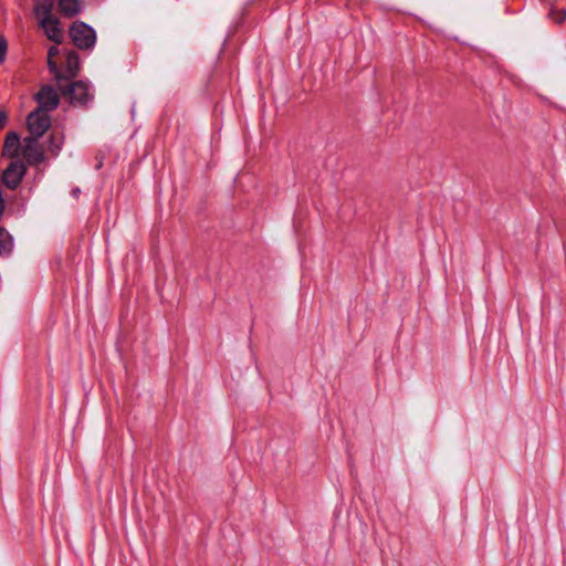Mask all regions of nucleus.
<instances>
[{
    "instance_id": "nucleus-2",
    "label": "nucleus",
    "mask_w": 566,
    "mask_h": 566,
    "mask_svg": "<svg viewBox=\"0 0 566 566\" xmlns=\"http://www.w3.org/2000/svg\"><path fill=\"white\" fill-rule=\"evenodd\" d=\"M70 36L78 49H91L96 42L94 29L84 22H74L70 29Z\"/></svg>"
},
{
    "instance_id": "nucleus-14",
    "label": "nucleus",
    "mask_w": 566,
    "mask_h": 566,
    "mask_svg": "<svg viewBox=\"0 0 566 566\" xmlns=\"http://www.w3.org/2000/svg\"><path fill=\"white\" fill-rule=\"evenodd\" d=\"M7 115L3 111L0 109V127H2L6 124Z\"/></svg>"
},
{
    "instance_id": "nucleus-6",
    "label": "nucleus",
    "mask_w": 566,
    "mask_h": 566,
    "mask_svg": "<svg viewBox=\"0 0 566 566\" xmlns=\"http://www.w3.org/2000/svg\"><path fill=\"white\" fill-rule=\"evenodd\" d=\"M69 94L72 103L83 104L92 97V88L85 81H77L70 85Z\"/></svg>"
},
{
    "instance_id": "nucleus-8",
    "label": "nucleus",
    "mask_w": 566,
    "mask_h": 566,
    "mask_svg": "<svg viewBox=\"0 0 566 566\" xmlns=\"http://www.w3.org/2000/svg\"><path fill=\"white\" fill-rule=\"evenodd\" d=\"M60 11L66 17H74L80 12L78 0H59Z\"/></svg>"
},
{
    "instance_id": "nucleus-1",
    "label": "nucleus",
    "mask_w": 566,
    "mask_h": 566,
    "mask_svg": "<svg viewBox=\"0 0 566 566\" xmlns=\"http://www.w3.org/2000/svg\"><path fill=\"white\" fill-rule=\"evenodd\" d=\"M28 128L33 136V139H27L28 146L25 147L23 155L28 159L33 157L40 158L41 154L35 149L36 139L45 134L51 126V117L48 112L36 108L31 112L27 119Z\"/></svg>"
},
{
    "instance_id": "nucleus-13",
    "label": "nucleus",
    "mask_w": 566,
    "mask_h": 566,
    "mask_svg": "<svg viewBox=\"0 0 566 566\" xmlns=\"http://www.w3.org/2000/svg\"><path fill=\"white\" fill-rule=\"evenodd\" d=\"M7 50H8L7 40L0 35V63H2L6 60Z\"/></svg>"
},
{
    "instance_id": "nucleus-15",
    "label": "nucleus",
    "mask_w": 566,
    "mask_h": 566,
    "mask_svg": "<svg viewBox=\"0 0 566 566\" xmlns=\"http://www.w3.org/2000/svg\"><path fill=\"white\" fill-rule=\"evenodd\" d=\"M565 19H566V12H563V13H559V14L555 18V21H556L557 23H562Z\"/></svg>"
},
{
    "instance_id": "nucleus-9",
    "label": "nucleus",
    "mask_w": 566,
    "mask_h": 566,
    "mask_svg": "<svg viewBox=\"0 0 566 566\" xmlns=\"http://www.w3.org/2000/svg\"><path fill=\"white\" fill-rule=\"evenodd\" d=\"M54 0H35L34 11L36 18L52 14Z\"/></svg>"
},
{
    "instance_id": "nucleus-4",
    "label": "nucleus",
    "mask_w": 566,
    "mask_h": 566,
    "mask_svg": "<svg viewBox=\"0 0 566 566\" xmlns=\"http://www.w3.org/2000/svg\"><path fill=\"white\" fill-rule=\"evenodd\" d=\"M35 101L39 104V109L51 112L59 106L60 96L52 86H43L35 95Z\"/></svg>"
},
{
    "instance_id": "nucleus-3",
    "label": "nucleus",
    "mask_w": 566,
    "mask_h": 566,
    "mask_svg": "<svg viewBox=\"0 0 566 566\" xmlns=\"http://www.w3.org/2000/svg\"><path fill=\"white\" fill-rule=\"evenodd\" d=\"M38 19L48 39L56 44L61 43L63 40V30L61 28L60 20L53 14L40 17Z\"/></svg>"
},
{
    "instance_id": "nucleus-11",
    "label": "nucleus",
    "mask_w": 566,
    "mask_h": 566,
    "mask_svg": "<svg viewBox=\"0 0 566 566\" xmlns=\"http://www.w3.org/2000/svg\"><path fill=\"white\" fill-rule=\"evenodd\" d=\"M20 146V137L17 133L11 132L6 137L4 142V148L7 153H10V155L14 156L18 153Z\"/></svg>"
},
{
    "instance_id": "nucleus-5",
    "label": "nucleus",
    "mask_w": 566,
    "mask_h": 566,
    "mask_svg": "<svg viewBox=\"0 0 566 566\" xmlns=\"http://www.w3.org/2000/svg\"><path fill=\"white\" fill-rule=\"evenodd\" d=\"M25 172L23 163L17 160L11 163L3 172V182L7 187L14 189Z\"/></svg>"
},
{
    "instance_id": "nucleus-7",
    "label": "nucleus",
    "mask_w": 566,
    "mask_h": 566,
    "mask_svg": "<svg viewBox=\"0 0 566 566\" xmlns=\"http://www.w3.org/2000/svg\"><path fill=\"white\" fill-rule=\"evenodd\" d=\"M80 70V59L76 52L70 51L65 57L64 71H61V78L73 77Z\"/></svg>"
},
{
    "instance_id": "nucleus-12",
    "label": "nucleus",
    "mask_w": 566,
    "mask_h": 566,
    "mask_svg": "<svg viewBox=\"0 0 566 566\" xmlns=\"http://www.w3.org/2000/svg\"><path fill=\"white\" fill-rule=\"evenodd\" d=\"M13 248L11 235L0 228V254H9Z\"/></svg>"
},
{
    "instance_id": "nucleus-10",
    "label": "nucleus",
    "mask_w": 566,
    "mask_h": 566,
    "mask_svg": "<svg viewBox=\"0 0 566 566\" xmlns=\"http://www.w3.org/2000/svg\"><path fill=\"white\" fill-rule=\"evenodd\" d=\"M59 48L57 46H51L48 51V66L50 72L57 78L61 80V70L59 69L57 64L54 62V56L59 54Z\"/></svg>"
}]
</instances>
